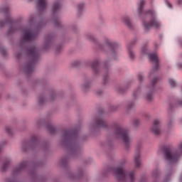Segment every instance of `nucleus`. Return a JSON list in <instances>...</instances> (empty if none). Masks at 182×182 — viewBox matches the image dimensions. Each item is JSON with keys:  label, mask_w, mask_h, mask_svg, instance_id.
Returning a JSON list of instances; mask_svg holds the SVG:
<instances>
[{"label": "nucleus", "mask_w": 182, "mask_h": 182, "mask_svg": "<svg viewBox=\"0 0 182 182\" xmlns=\"http://www.w3.org/2000/svg\"><path fill=\"white\" fill-rule=\"evenodd\" d=\"M0 53L3 56H6V50H5V48L4 47H0Z\"/></svg>", "instance_id": "nucleus-29"}, {"label": "nucleus", "mask_w": 182, "mask_h": 182, "mask_svg": "<svg viewBox=\"0 0 182 182\" xmlns=\"http://www.w3.org/2000/svg\"><path fill=\"white\" fill-rule=\"evenodd\" d=\"M173 120H171L168 122V127H173Z\"/></svg>", "instance_id": "nucleus-37"}, {"label": "nucleus", "mask_w": 182, "mask_h": 182, "mask_svg": "<svg viewBox=\"0 0 182 182\" xmlns=\"http://www.w3.org/2000/svg\"><path fill=\"white\" fill-rule=\"evenodd\" d=\"M62 137L63 143H65L70 153H77L80 150V137L77 129L64 130Z\"/></svg>", "instance_id": "nucleus-8"}, {"label": "nucleus", "mask_w": 182, "mask_h": 182, "mask_svg": "<svg viewBox=\"0 0 182 182\" xmlns=\"http://www.w3.org/2000/svg\"><path fill=\"white\" fill-rule=\"evenodd\" d=\"M28 164H29V162L28 161H23L21 164H19L17 166H16L14 168L11 173L12 176L15 177L16 176L21 174V173L23 171V169L26 168V166H28Z\"/></svg>", "instance_id": "nucleus-13"}, {"label": "nucleus", "mask_w": 182, "mask_h": 182, "mask_svg": "<svg viewBox=\"0 0 182 182\" xmlns=\"http://www.w3.org/2000/svg\"><path fill=\"white\" fill-rule=\"evenodd\" d=\"M164 2L168 9H173V4H171L168 0H164Z\"/></svg>", "instance_id": "nucleus-28"}, {"label": "nucleus", "mask_w": 182, "mask_h": 182, "mask_svg": "<svg viewBox=\"0 0 182 182\" xmlns=\"http://www.w3.org/2000/svg\"><path fill=\"white\" fill-rule=\"evenodd\" d=\"M132 46H133V43H131L129 46H127V49L129 59H131V60H134V59H136V53H134Z\"/></svg>", "instance_id": "nucleus-19"}, {"label": "nucleus", "mask_w": 182, "mask_h": 182, "mask_svg": "<svg viewBox=\"0 0 182 182\" xmlns=\"http://www.w3.org/2000/svg\"><path fill=\"white\" fill-rule=\"evenodd\" d=\"M86 38L88 41H90V42L94 43L95 49L97 50H102V52H104V50H106L107 48L108 54L110 55L112 59H117V58H119V48H120V44L117 42L109 38H106L105 41V46H103L97 42V39H96L94 34L88 33L86 35Z\"/></svg>", "instance_id": "nucleus-6"}, {"label": "nucleus", "mask_w": 182, "mask_h": 182, "mask_svg": "<svg viewBox=\"0 0 182 182\" xmlns=\"http://www.w3.org/2000/svg\"><path fill=\"white\" fill-rule=\"evenodd\" d=\"M35 21V17H31L28 20V23L32 25V23Z\"/></svg>", "instance_id": "nucleus-36"}, {"label": "nucleus", "mask_w": 182, "mask_h": 182, "mask_svg": "<svg viewBox=\"0 0 182 182\" xmlns=\"http://www.w3.org/2000/svg\"><path fill=\"white\" fill-rule=\"evenodd\" d=\"M94 129H108L112 132L111 133V136L113 139H122L126 149L130 147V143H132V139L130 136L129 130L123 128L122 125L114 122L112 124L107 126V122L103 117H98L95 122Z\"/></svg>", "instance_id": "nucleus-3"}, {"label": "nucleus", "mask_w": 182, "mask_h": 182, "mask_svg": "<svg viewBox=\"0 0 182 182\" xmlns=\"http://www.w3.org/2000/svg\"><path fill=\"white\" fill-rule=\"evenodd\" d=\"M141 93V86H139L135 90L132 92V100L129 102L127 106V109L130 110V109H133L134 107V102L139 99V96Z\"/></svg>", "instance_id": "nucleus-12"}, {"label": "nucleus", "mask_w": 182, "mask_h": 182, "mask_svg": "<svg viewBox=\"0 0 182 182\" xmlns=\"http://www.w3.org/2000/svg\"><path fill=\"white\" fill-rule=\"evenodd\" d=\"M90 66L93 70L94 76H97L100 73V60L95 59L90 63Z\"/></svg>", "instance_id": "nucleus-15"}, {"label": "nucleus", "mask_w": 182, "mask_h": 182, "mask_svg": "<svg viewBox=\"0 0 182 182\" xmlns=\"http://www.w3.org/2000/svg\"><path fill=\"white\" fill-rule=\"evenodd\" d=\"M151 133L155 134V136H159L161 134V119H155L153 122L151 127H150Z\"/></svg>", "instance_id": "nucleus-11"}, {"label": "nucleus", "mask_w": 182, "mask_h": 182, "mask_svg": "<svg viewBox=\"0 0 182 182\" xmlns=\"http://www.w3.org/2000/svg\"><path fill=\"white\" fill-rule=\"evenodd\" d=\"M134 162L136 168H140V166H141V161L140 160V151L139 149L136 150L134 156Z\"/></svg>", "instance_id": "nucleus-17"}, {"label": "nucleus", "mask_w": 182, "mask_h": 182, "mask_svg": "<svg viewBox=\"0 0 182 182\" xmlns=\"http://www.w3.org/2000/svg\"><path fill=\"white\" fill-rule=\"evenodd\" d=\"M104 66H105V70H107L109 69V66H110V61H105Z\"/></svg>", "instance_id": "nucleus-32"}, {"label": "nucleus", "mask_w": 182, "mask_h": 182, "mask_svg": "<svg viewBox=\"0 0 182 182\" xmlns=\"http://www.w3.org/2000/svg\"><path fill=\"white\" fill-rule=\"evenodd\" d=\"M30 142L33 146H39V140L38 139V136L36 135L31 136Z\"/></svg>", "instance_id": "nucleus-21"}, {"label": "nucleus", "mask_w": 182, "mask_h": 182, "mask_svg": "<svg viewBox=\"0 0 182 182\" xmlns=\"http://www.w3.org/2000/svg\"><path fill=\"white\" fill-rule=\"evenodd\" d=\"M47 130L50 132L51 134H53V133H55V132H56V128H55V127H53L52 124H48L47 125Z\"/></svg>", "instance_id": "nucleus-25"}, {"label": "nucleus", "mask_w": 182, "mask_h": 182, "mask_svg": "<svg viewBox=\"0 0 182 182\" xmlns=\"http://www.w3.org/2000/svg\"><path fill=\"white\" fill-rule=\"evenodd\" d=\"M21 55H22V53H18V54H16V56L17 58H21Z\"/></svg>", "instance_id": "nucleus-44"}, {"label": "nucleus", "mask_w": 182, "mask_h": 182, "mask_svg": "<svg viewBox=\"0 0 182 182\" xmlns=\"http://www.w3.org/2000/svg\"><path fill=\"white\" fill-rule=\"evenodd\" d=\"M119 92L123 93V91H119Z\"/></svg>", "instance_id": "nucleus-48"}, {"label": "nucleus", "mask_w": 182, "mask_h": 182, "mask_svg": "<svg viewBox=\"0 0 182 182\" xmlns=\"http://www.w3.org/2000/svg\"><path fill=\"white\" fill-rule=\"evenodd\" d=\"M164 159L169 165L166 167V174L161 178V173L160 169L156 168L152 173V177L154 179V182H170L171 181V174H173V166L171 164H176L180 160V157L182 156V142L178 146L176 149H171L166 148L164 151Z\"/></svg>", "instance_id": "nucleus-2"}, {"label": "nucleus", "mask_w": 182, "mask_h": 182, "mask_svg": "<svg viewBox=\"0 0 182 182\" xmlns=\"http://www.w3.org/2000/svg\"><path fill=\"white\" fill-rule=\"evenodd\" d=\"M139 124H140V120H139L138 119H136L134 120V126H135V127H137V126H139Z\"/></svg>", "instance_id": "nucleus-33"}, {"label": "nucleus", "mask_w": 182, "mask_h": 182, "mask_svg": "<svg viewBox=\"0 0 182 182\" xmlns=\"http://www.w3.org/2000/svg\"><path fill=\"white\" fill-rule=\"evenodd\" d=\"M84 10H85V3L83 2L79 3L77 6V14H80L83 12Z\"/></svg>", "instance_id": "nucleus-22"}, {"label": "nucleus", "mask_w": 182, "mask_h": 182, "mask_svg": "<svg viewBox=\"0 0 182 182\" xmlns=\"http://www.w3.org/2000/svg\"><path fill=\"white\" fill-rule=\"evenodd\" d=\"M26 53L30 58V62L23 67V70L25 73L29 75L33 72L35 69V65L39 59V51H38V48H36L35 46H30L26 50Z\"/></svg>", "instance_id": "nucleus-9"}, {"label": "nucleus", "mask_w": 182, "mask_h": 182, "mask_svg": "<svg viewBox=\"0 0 182 182\" xmlns=\"http://www.w3.org/2000/svg\"><path fill=\"white\" fill-rule=\"evenodd\" d=\"M139 182H147L146 178H142Z\"/></svg>", "instance_id": "nucleus-43"}, {"label": "nucleus", "mask_w": 182, "mask_h": 182, "mask_svg": "<svg viewBox=\"0 0 182 182\" xmlns=\"http://www.w3.org/2000/svg\"><path fill=\"white\" fill-rule=\"evenodd\" d=\"M83 176V171L80 170L77 173V177H82Z\"/></svg>", "instance_id": "nucleus-38"}, {"label": "nucleus", "mask_w": 182, "mask_h": 182, "mask_svg": "<svg viewBox=\"0 0 182 182\" xmlns=\"http://www.w3.org/2000/svg\"><path fill=\"white\" fill-rule=\"evenodd\" d=\"M178 182H182V174L179 177V181Z\"/></svg>", "instance_id": "nucleus-45"}, {"label": "nucleus", "mask_w": 182, "mask_h": 182, "mask_svg": "<svg viewBox=\"0 0 182 182\" xmlns=\"http://www.w3.org/2000/svg\"><path fill=\"white\" fill-rule=\"evenodd\" d=\"M62 164H66L68 163V159H63L61 161Z\"/></svg>", "instance_id": "nucleus-42"}, {"label": "nucleus", "mask_w": 182, "mask_h": 182, "mask_svg": "<svg viewBox=\"0 0 182 182\" xmlns=\"http://www.w3.org/2000/svg\"><path fill=\"white\" fill-rule=\"evenodd\" d=\"M144 0H141L138 2V15L140 18L142 27L145 32H149L151 28H156V29H160L163 26L160 19L157 18V12L153 9L148 10L147 11H143L144 8Z\"/></svg>", "instance_id": "nucleus-4"}, {"label": "nucleus", "mask_w": 182, "mask_h": 182, "mask_svg": "<svg viewBox=\"0 0 182 182\" xmlns=\"http://www.w3.org/2000/svg\"><path fill=\"white\" fill-rule=\"evenodd\" d=\"M177 4L179 5V6L182 7V0H177Z\"/></svg>", "instance_id": "nucleus-39"}, {"label": "nucleus", "mask_w": 182, "mask_h": 182, "mask_svg": "<svg viewBox=\"0 0 182 182\" xmlns=\"http://www.w3.org/2000/svg\"><path fill=\"white\" fill-rule=\"evenodd\" d=\"M62 8V4L59 1H55L53 4L51 9V15L53 16V23L56 28H62V21L59 19V12H60V9Z\"/></svg>", "instance_id": "nucleus-10"}, {"label": "nucleus", "mask_w": 182, "mask_h": 182, "mask_svg": "<svg viewBox=\"0 0 182 182\" xmlns=\"http://www.w3.org/2000/svg\"><path fill=\"white\" fill-rule=\"evenodd\" d=\"M154 48H156V49H157V48H159V46H160V44H159V43H154Z\"/></svg>", "instance_id": "nucleus-40"}, {"label": "nucleus", "mask_w": 182, "mask_h": 182, "mask_svg": "<svg viewBox=\"0 0 182 182\" xmlns=\"http://www.w3.org/2000/svg\"><path fill=\"white\" fill-rule=\"evenodd\" d=\"M148 58L150 62L154 63L155 66L151 69L149 74V77H153L151 84L147 87L149 92L146 95L147 102H151L153 100V93L156 90V84L159 82V77L156 75L159 70V57L157 53H148Z\"/></svg>", "instance_id": "nucleus-7"}, {"label": "nucleus", "mask_w": 182, "mask_h": 182, "mask_svg": "<svg viewBox=\"0 0 182 182\" xmlns=\"http://www.w3.org/2000/svg\"><path fill=\"white\" fill-rule=\"evenodd\" d=\"M7 182H18V181L15 179H7Z\"/></svg>", "instance_id": "nucleus-41"}, {"label": "nucleus", "mask_w": 182, "mask_h": 182, "mask_svg": "<svg viewBox=\"0 0 182 182\" xmlns=\"http://www.w3.org/2000/svg\"><path fill=\"white\" fill-rule=\"evenodd\" d=\"M168 82L171 87H176V86H177V82L173 78H168Z\"/></svg>", "instance_id": "nucleus-27"}, {"label": "nucleus", "mask_w": 182, "mask_h": 182, "mask_svg": "<svg viewBox=\"0 0 182 182\" xmlns=\"http://www.w3.org/2000/svg\"><path fill=\"white\" fill-rule=\"evenodd\" d=\"M6 133H7V134H9V136H11V134H12V127H6Z\"/></svg>", "instance_id": "nucleus-30"}, {"label": "nucleus", "mask_w": 182, "mask_h": 182, "mask_svg": "<svg viewBox=\"0 0 182 182\" xmlns=\"http://www.w3.org/2000/svg\"><path fill=\"white\" fill-rule=\"evenodd\" d=\"M124 164H126V159L121 161L116 167H108L102 172L103 177H106L107 174H112L118 181L135 182L136 171L134 170L126 171Z\"/></svg>", "instance_id": "nucleus-5"}, {"label": "nucleus", "mask_w": 182, "mask_h": 182, "mask_svg": "<svg viewBox=\"0 0 182 182\" xmlns=\"http://www.w3.org/2000/svg\"><path fill=\"white\" fill-rule=\"evenodd\" d=\"M139 148H140V146H139V145H138L137 149H139Z\"/></svg>", "instance_id": "nucleus-47"}, {"label": "nucleus", "mask_w": 182, "mask_h": 182, "mask_svg": "<svg viewBox=\"0 0 182 182\" xmlns=\"http://www.w3.org/2000/svg\"><path fill=\"white\" fill-rule=\"evenodd\" d=\"M137 77H138L139 82H143V80H144V75L142 73L138 74Z\"/></svg>", "instance_id": "nucleus-31"}, {"label": "nucleus", "mask_w": 182, "mask_h": 182, "mask_svg": "<svg viewBox=\"0 0 182 182\" xmlns=\"http://www.w3.org/2000/svg\"><path fill=\"white\" fill-rule=\"evenodd\" d=\"M176 66L177 69H182V63L181 62L176 63Z\"/></svg>", "instance_id": "nucleus-34"}, {"label": "nucleus", "mask_w": 182, "mask_h": 182, "mask_svg": "<svg viewBox=\"0 0 182 182\" xmlns=\"http://www.w3.org/2000/svg\"><path fill=\"white\" fill-rule=\"evenodd\" d=\"M122 22L129 29H133V28H134V26L133 25V23L132 22V18H130V16H129L128 15L124 16L122 17Z\"/></svg>", "instance_id": "nucleus-18"}, {"label": "nucleus", "mask_w": 182, "mask_h": 182, "mask_svg": "<svg viewBox=\"0 0 182 182\" xmlns=\"http://www.w3.org/2000/svg\"><path fill=\"white\" fill-rule=\"evenodd\" d=\"M102 82L104 85H106V83L109 82V73H106L103 75Z\"/></svg>", "instance_id": "nucleus-26"}, {"label": "nucleus", "mask_w": 182, "mask_h": 182, "mask_svg": "<svg viewBox=\"0 0 182 182\" xmlns=\"http://www.w3.org/2000/svg\"><path fill=\"white\" fill-rule=\"evenodd\" d=\"M36 5L38 11H40V12H45L49 5V2L48 0H36Z\"/></svg>", "instance_id": "nucleus-14"}, {"label": "nucleus", "mask_w": 182, "mask_h": 182, "mask_svg": "<svg viewBox=\"0 0 182 182\" xmlns=\"http://www.w3.org/2000/svg\"><path fill=\"white\" fill-rule=\"evenodd\" d=\"M53 96H55V93L53 92V94L51 95V99H53Z\"/></svg>", "instance_id": "nucleus-46"}, {"label": "nucleus", "mask_w": 182, "mask_h": 182, "mask_svg": "<svg viewBox=\"0 0 182 182\" xmlns=\"http://www.w3.org/2000/svg\"><path fill=\"white\" fill-rule=\"evenodd\" d=\"M148 52H149V47L147 46H144L141 47V56H144L145 55H147Z\"/></svg>", "instance_id": "nucleus-23"}, {"label": "nucleus", "mask_w": 182, "mask_h": 182, "mask_svg": "<svg viewBox=\"0 0 182 182\" xmlns=\"http://www.w3.org/2000/svg\"><path fill=\"white\" fill-rule=\"evenodd\" d=\"M53 41V37L51 36H46L45 38V46L47 48H49L52 45V41Z\"/></svg>", "instance_id": "nucleus-20"}, {"label": "nucleus", "mask_w": 182, "mask_h": 182, "mask_svg": "<svg viewBox=\"0 0 182 182\" xmlns=\"http://www.w3.org/2000/svg\"><path fill=\"white\" fill-rule=\"evenodd\" d=\"M11 7L9 6H3L1 8V12L6 15V21H0V28L9 26V33H15L18 31H23L22 42L23 46L22 47L21 52H25V43L33 41L39 33V31L42 28V23L37 27H33L32 25L22 29V24L18 22L14 21V18L11 16Z\"/></svg>", "instance_id": "nucleus-1"}, {"label": "nucleus", "mask_w": 182, "mask_h": 182, "mask_svg": "<svg viewBox=\"0 0 182 182\" xmlns=\"http://www.w3.org/2000/svg\"><path fill=\"white\" fill-rule=\"evenodd\" d=\"M44 100H45V98H43L42 97H40L38 98V102H39V103H41V105H42V103H43Z\"/></svg>", "instance_id": "nucleus-35"}, {"label": "nucleus", "mask_w": 182, "mask_h": 182, "mask_svg": "<svg viewBox=\"0 0 182 182\" xmlns=\"http://www.w3.org/2000/svg\"><path fill=\"white\" fill-rule=\"evenodd\" d=\"M11 163H12V159L11 156H7L4 158L2 164L1 165L0 169L1 171H6L9 166H11Z\"/></svg>", "instance_id": "nucleus-16"}, {"label": "nucleus", "mask_w": 182, "mask_h": 182, "mask_svg": "<svg viewBox=\"0 0 182 182\" xmlns=\"http://www.w3.org/2000/svg\"><path fill=\"white\" fill-rule=\"evenodd\" d=\"M90 87V82L89 81H85L84 84L81 85L82 90H87Z\"/></svg>", "instance_id": "nucleus-24"}]
</instances>
